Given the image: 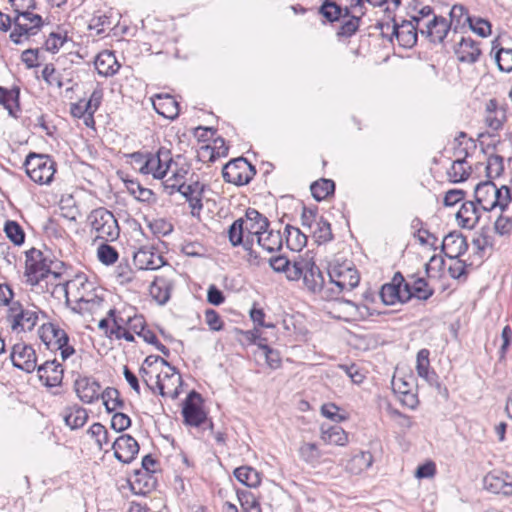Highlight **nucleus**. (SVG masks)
I'll use <instances>...</instances> for the list:
<instances>
[{
	"instance_id": "nucleus-61",
	"label": "nucleus",
	"mask_w": 512,
	"mask_h": 512,
	"mask_svg": "<svg viewBox=\"0 0 512 512\" xmlns=\"http://www.w3.org/2000/svg\"><path fill=\"white\" fill-rule=\"evenodd\" d=\"M337 31L339 37L349 38L356 33L359 28L360 18L357 16H348Z\"/></svg>"
},
{
	"instance_id": "nucleus-42",
	"label": "nucleus",
	"mask_w": 512,
	"mask_h": 512,
	"mask_svg": "<svg viewBox=\"0 0 512 512\" xmlns=\"http://www.w3.org/2000/svg\"><path fill=\"white\" fill-rule=\"evenodd\" d=\"M285 232L287 246L292 251H300L307 244V235L303 233L299 228L292 225H286Z\"/></svg>"
},
{
	"instance_id": "nucleus-59",
	"label": "nucleus",
	"mask_w": 512,
	"mask_h": 512,
	"mask_svg": "<svg viewBox=\"0 0 512 512\" xmlns=\"http://www.w3.org/2000/svg\"><path fill=\"white\" fill-rule=\"evenodd\" d=\"M466 20L469 23L470 29L479 36L487 37L491 34V24L489 21L483 18H471L470 16H467Z\"/></svg>"
},
{
	"instance_id": "nucleus-51",
	"label": "nucleus",
	"mask_w": 512,
	"mask_h": 512,
	"mask_svg": "<svg viewBox=\"0 0 512 512\" xmlns=\"http://www.w3.org/2000/svg\"><path fill=\"white\" fill-rule=\"evenodd\" d=\"M494 230L500 236H508L512 232V216L508 211H500L494 222Z\"/></svg>"
},
{
	"instance_id": "nucleus-23",
	"label": "nucleus",
	"mask_w": 512,
	"mask_h": 512,
	"mask_svg": "<svg viewBox=\"0 0 512 512\" xmlns=\"http://www.w3.org/2000/svg\"><path fill=\"white\" fill-rule=\"evenodd\" d=\"M302 279L304 286L310 292L318 293L324 290V276L311 257H307L306 269L303 270Z\"/></svg>"
},
{
	"instance_id": "nucleus-17",
	"label": "nucleus",
	"mask_w": 512,
	"mask_h": 512,
	"mask_svg": "<svg viewBox=\"0 0 512 512\" xmlns=\"http://www.w3.org/2000/svg\"><path fill=\"white\" fill-rule=\"evenodd\" d=\"M483 487L494 494L512 496V476L503 471H491L483 478Z\"/></svg>"
},
{
	"instance_id": "nucleus-27",
	"label": "nucleus",
	"mask_w": 512,
	"mask_h": 512,
	"mask_svg": "<svg viewBox=\"0 0 512 512\" xmlns=\"http://www.w3.org/2000/svg\"><path fill=\"white\" fill-rule=\"evenodd\" d=\"M242 218L244 221L245 230L250 239L252 238L254 240V238L257 237L261 231L269 228L268 219L255 209H247L245 217Z\"/></svg>"
},
{
	"instance_id": "nucleus-56",
	"label": "nucleus",
	"mask_w": 512,
	"mask_h": 512,
	"mask_svg": "<svg viewBox=\"0 0 512 512\" xmlns=\"http://www.w3.org/2000/svg\"><path fill=\"white\" fill-rule=\"evenodd\" d=\"M503 171V157L499 155L489 156L486 165V175L489 178V180L499 177Z\"/></svg>"
},
{
	"instance_id": "nucleus-15",
	"label": "nucleus",
	"mask_w": 512,
	"mask_h": 512,
	"mask_svg": "<svg viewBox=\"0 0 512 512\" xmlns=\"http://www.w3.org/2000/svg\"><path fill=\"white\" fill-rule=\"evenodd\" d=\"M10 358L14 367L27 373L33 372L37 365L35 350L24 343H17L13 346Z\"/></svg>"
},
{
	"instance_id": "nucleus-63",
	"label": "nucleus",
	"mask_w": 512,
	"mask_h": 512,
	"mask_svg": "<svg viewBox=\"0 0 512 512\" xmlns=\"http://www.w3.org/2000/svg\"><path fill=\"white\" fill-rule=\"evenodd\" d=\"M42 78L48 85H56L58 88L63 86L60 74L56 71L53 64H46L42 70Z\"/></svg>"
},
{
	"instance_id": "nucleus-16",
	"label": "nucleus",
	"mask_w": 512,
	"mask_h": 512,
	"mask_svg": "<svg viewBox=\"0 0 512 512\" xmlns=\"http://www.w3.org/2000/svg\"><path fill=\"white\" fill-rule=\"evenodd\" d=\"M135 266L140 270H157L164 264V258L153 246H141L133 255Z\"/></svg>"
},
{
	"instance_id": "nucleus-19",
	"label": "nucleus",
	"mask_w": 512,
	"mask_h": 512,
	"mask_svg": "<svg viewBox=\"0 0 512 512\" xmlns=\"http://www.w3.org/2000/svg\"><path fill=\"white\" fill-rule=\"evenodd\" d=\"M111 448L114 450V456L122 463H130L139 452L138 442L130 435L123 434L116 438Z\"/></svg>"
},
{
	"instance_id": "nucleus-58",
	"label": "nucleus",
	"mask_w": 512,
	"mask_h": 512,
	"mask_svg": "<svg viewBox=\"0 0 512 512\" xmlns=\"http://www.w3.org/2000/svg\"><path fill=\"white\" fill-rule=\"evenodd\" d=\"M214 144L215 147L205 146L202 148L203 153L209 154V161L211 162L228 154V147L225 145L223 138L215 139Z\"/></svg>"
},
{
	"instance_id": "nucleus-2",
	"label": "nucleus",
	"mask_w": 512,
	"mask_h": 512,
	"mask_svg": "<svg viewBox=\"0 0 512 512\" xmlns=\"http://www.w3.org/2000/svg\"><path fill=\"white\" fill-rule=\"evenodd\" d=\"M476 203L484 211H508L512 202V194L509 187L502 185L497 187L491 180L480 182L474 189Z\"/></svg>"
},
{
	"instance_id": "nucleus-3",
	"label": "nucleus",
	"mask_w": 512,
	"mask_h": 512,
	"mask_svg": "<svg viewBox=\"0 0 512 512\" xmlns=\"http://www.w3.org/2000/svg\"><path fill=\"white\" fill-rule=\"evenodd\" d=\"M66 301L77 303L80 309L93 310L99 307L103 299L96 293L93 282H90L84 274L76 275L64 285Z\"/></svg>"
},
{
	"instance_id": "nucleus-53",
	"label": "nucleus",
	"mask_w": 512,
	"mask_h": 512,
	"mask_svg": "<svg viewBox=\"0 0 512 512\" xmlns=\"http://www.w3.org/2000/svg\"><path fill=\"white\" fill-rule=\"evenodd\" d=\"M108 316L112 319L113 326L109 330V337H112V334L114 332L126 329L129 324L130 316L129 314H126L125 312H116V310L111 309L108 312Z\"/></svg>"
},
{
	"instance_id": "nucleus-48",
	"label": "nucleus",
	"mask_w": 512,
	"mask_h": 512,
	"mask_svg": "<svg viewBox=\"0 0 512 512\" xmlns=\"http://www.w3.org/2000/svg\"><path fill=\"white\" fill-rule=\"evenodd\" d=\"M189 172L188 167H181L172 171V175L164 181V187L169 194L178 191V185H186V176Z\"/></svg>"
},
{
	"instance_id": "nucleus-7",
	"label": "nucleus",
	"mask_w": 512,
	"mask_h": 512,
	"mask_svg": "<svg viewBox=\"0 0 512 512\" xmlns=\"http://www.w3.org/2000/svg\"><path fill=\"white\" fill-rule=\"evenodd\" d=\"M392 22V25H390V23L379 24L382 35H385V31L391 30L389 41L392 42L395 37L401 47H414L417 43V33L420 28L411 20H403L401 23H397L396 20L392 18Z\"/></svg>"
},
{
	"instance_id": "nucleus-10",
	"label": "nucleus",
	"mask_w": 512,
	"mask_h": 512,
	"mask_svg": "<svg viewBox=\"0 0 512 512\" xmlns=\"http://www.w3.org/2000/svg\"><path fill=\"white\" fill-rule=\"evenodd\" d=\"M8 321L11 323L13 331H31L38 322V311L35 309H25L19 301H15L9 306Z\"/></svg>"
},
{
	"instance_id": "nucleus-24",
	"label": "nucleus",
	"mask_w": 512,
	"mask_h": 512,
	"mask_svg": "<svg viewBox=\"0 0 512 512\" xmlns=\"http://www.w3.org/2000/svg\"><path fill=\"white\" fill-rule=\"evenodd\" d=\"M468 249L466 238L458 232L447 234L441 244V250L446 257L456 259L465 254Z\"/></svg>"
},
{
	"instance_id": "nucleus-31",
	"label": "nucleus",
	"mask_w": 512,
	"mask_h": 512,
	"mask_svg": "<svg viewBox=\"0 0 512 512\" xmlns=\"http://www.w3.org/2000/svg\"><path fill=\"white\" fill-rule=\"evenodd\" d=\"M19 98L20 88L18 86L14 85L9 89L0 86V105L14 118H17L21 111Z\"/></svg>"
},
{
	"instance_id": "nucleus-30",
	"label": "nucleus",
	"mask_w": 512,
	"mask_h": 512,
	"mask_svg": "<svg viewBox=\"0 0 512 512\" xmlns=\"http://www.w3.org/2000/svg\"><path fill=\"white\" fill-rule=\"evenodd\" d=\"M481 217L477 203L473 201L464 202L456 214L458 224L462 228L473 229Z\"/></svg>"
},
{
	"instance_id": "nucleus-39",
	"label": "nucleus",
	"mask_w": 512,
	"mask_h": 512,
	"mask_svg": "<svg viewBox=\"0 0 512 512\" xmlns=\"http://www.w3.org/2000/svg\"><path fill=\"white\" fill-rule=\"evenodd\" d=\"M321 439L326 444H334V445H338V446H344L348 442V435L343 430V428H341L338 425H334V426H330L327 429H324V427H322Z\"/></svg>"
},
{
	"instance_id": "nucleus-47",
	"label": "nucleus",
	"mask_w": 512,
	"mask_h": 512,
	"mask_svg": "<svg viewBox=\"0 0 512 512\" xmlns=\"http://www.w3.org/2000/svg\"><path fill=\"white\" fill-rule=\"evenodd\" d=\"M126 188L128 192L133 195L138 201L151 202L154 198V193L151 189L143 187L138 181L126 180Z\"/></svg>"
},
{
	"instance_id": "nucleus-11",
	"label": "nucleus",
	"mask_w": 512,
	"mask_h": 512,
	"mask_svg": "<svg viewBox=\"0 0 512 512\" xmlns=\"http://www.w3.org/2000/svg\"><path fill=\"white\" fill-rule=\"evenodd\" d=\"M408 285L401 274L396 272L390 283L384 284L380 291V297L385 305H394L397 302L406 303L411 300L408 293Z\"/></svg>"
},
{
	"instance_id": "nucleus-25",
	"label": "nucleus",
	"mask_w": 512,
	"mask_h": 512,
	"mask_svg": "<svg viewBox=\"0 0 512 512\" xmlns=\"http://www.w3.org/2000/svg\"><path fill=\"white\" fill-rule=\"evenodd\" d=\"M228 238L233 247L242 245L243 248L248 252V254L250 256H253V239L249 238V235L245 230L243 218L235 220L230 225L228 229Z\"/></svg>"
},
{
	"instance_id": "nucleus-13",
	"label": "nucleus",
	"mask_w": 512,
	"mask_h": 512,
	"mask_svg": "<svg viewBox=\"0 0 512 512\" xmlns=\"http://www.w3.org/2000/svg\"><path fill=\"white\" fill-rule=\"evenodd\" d=\"M173 163L171 152L168 149L160 148L157 153H149L145 162L144 174H152L156 179L164 178L171 169Z\"/></svg>"
},
{
	"instance_id": "nucleus-43",
	"label": "nucleus",
	"mask_w": 512,
	"mask_h": 512,
	"mask_svg": "<svg viewBox=\"0 0 512 512\" xmlns=\"http://www.w3.org/2000/svg\"><path fill=\"white\" fill-rule=\"evenodd\" d=\"M309 233L312 234V237L318 245L327 243L333 239L331 225L323 217L319 218L314 228L309 230Z\"/></svg>"
},
{
	"instance_id": "nucleus-8",
	"label": "nucleus",
	"mask_w": 512,
	"mask_h": 512,
	"mask_svg": "<svg viewBox=\"0 0 512 512\" xmlns=\"http://www.w3.org/2000/svg\"><path fill=\"white\" fill-rule=\"evenodd\" d=\"M51 261L44 255L41 250L32 248L26 252L25 276L27 283L32 286L39 284L51 272Z\"/></svg>"
},
{
	"instance_id": "nucleus-18",
	"label": "nucleus",
	"mask_w": 512,
	"mask_h": 512,
	"mask_svg": "<svg viewBox=\"0 0 512 512\" xmlns=\"http://www.w3.org/2000/svg\"><path fill=\"white\" fill-rule=\"evenodd\" d=\"M189 203L191 215L199 217L203 209L202 198L204 192V184L198 180L191 181L186 185H178V191Z\"/></svg>"
},
{
	"instance_id": "nucleus-9",
	"label": "nucleus",
	"mask_w": 512,
	"mask_h": 512,
	"mask_svg": "<svg viewBox=\"0 0 512 512\" xmlns=\"http://www.w3.org/2000/svg\"><path fill=\"white\" fill-rule=\"evenodd\" d=\"M255 174L256 168L243 157L229 161L222 169L224 181L237 186L248 184Z\"/></svg>"
},
{
	"instance_id": "nucleus-28",
	"label": "nucleus",
	"mask_w": 512,
	"mask_h": 512,
	"mask_svg": "<svg viewBox=\"0 0 512 512\" xmlns=\"http://www.w3.org/2000/svg\"><path fill=\"white\" fill-rule=\"evenodd\" d=\"M458 155L459 157L452 162L451 167L447 170L448 179L453 183L465 181L471 173V165L465 159L467 152L464 149H459Z\"/></svg>"
},
{
	"instance_id": "nucleus-62",
	"label": "nucleus",
	"mask_w": 512,
	"mask_h": 512,
	"mask_svg": "<svg viewBox=\"0 0 512 512\" xmlns=\"http://www.w3.org/2000/svg\"><path fill=\"white\" fill-rule=\"evenodd\" d=\"M320 217L317 207L308 208L304 206L301 213V224L309 231L311 228H314Z\"/></svg>"
},
{
	"instance_id": "nucleus-4",
	"label": "nucleus",
	"mask_w": 512,
	"mask_h": 512,
	"mask_svg": "<svg viewBox=\"0 0 512 512\" xmlns=\"http://www.w3.org/2000/svg\"><path fill=\"white\" fill-rule=\"evenodd\" d=\"M87 221L91 234L95 236L94 240L113 242L120 236L117 219L111 211L104 207L92 210L87 217Z\"/></svg>"
},
{
	"instance_id": "nucleus-38",
	"label": "nucleus",
	"mask_w": 512,
	"mask_h": 512,
	"mask_svg": "<svg viewBox=\"0 0 512 512\" xmlns=\"http://www.w3.org/2000/svg\"><path fill=\"white\" fill-rule=\"evenodd\" d=\"M235 478L249 488H256L261 483L260 474L249 466H241L234 470Z\"/></svg>"
},
{
	"instance_id": "nucleus-29",
	"label": "nucleus",
	"mask_w": 512,
	"mask_h": 512,
	"mask_svg": "<svg viewBox=\"0 0 512 512\" xmlns=\"http://www.w3.org/2000/svg\"><path fill=\"white\" fill-rule=\"evenodd\" d=\"M94 65L98 74L104 77L115 75L121 67L114 52L108 50H104L96 56Z\"/></svg>"
},
{
	"instance_id": "nucleus-44",
	"label": "nucleus",
	"mask_w": 512,
	"mask_h": 512,
	"mask_svg": "<svg viewBox=\"0 0 512 512\" xmlns=\"http://www.w3.org/2000/svg\"><path fill=\"white\" fill-rule=\"evenodd\" d=\"M311 194L316 201H322L335 191V183L331 179L322 178L310 186Z\"/></svg>"
},
{
	"instance_id": "nucleus-64",
	"label": "nucleus",
	"mask_w": 512,
	"mask_h": 512,
	"mask_svg": "<svg viewBox=\"0 0 512 512\" xmlns=\"http://www.w3.org/2000/svg\"><path fill=\"white\" fill-rule=\"evenodd\" d=\"M260 349L263 351L267 365L272 369H277L281 366V356L277 350L272 349L267 344H260Z\"/></svg>"
},
{
	"instance_id": "nucleus-49",
	"label": "nucleus",
	"mask_w": 512,
	"mask_h": 512,
	"mask_svg": "<svg viewBox=\"0 0 512 512\" xmlns=\"http://www.w3.org/2000/svg\"><path fill=\"white\" fill-rule=\"evenodd\" d=\"M4 232L7 238L17 246L22 245L25 241L24 230L16 221L7 220L4 225Z\"/></svg>"
},
{
	"instance_id": "nucleus-37",
	"label": "nucleus",
	"mask_w": 512,
	"mask_h": 512,
	"mask_svg": "<svg viewBox=\"0 0 512 512\" xmlns=\"http://www.w3.org/2000/svg\"><path fill=\"white\" fill-rule=\"evenodd\" d=\"M319 13L330 22L338 21L342 16L348 17L350 9H344L332 0H324L319 8Z\"/></svg>"
},
{
	"instance_id": "nucleus-54",
	"label": "nucleus",
	"mask_w": 512,
	"mask_h": 512,
	"mask_svg": "<svg viewBox=\"0 0 512 512\" xmlns=\"http://www.w3.org/2000/svg\"><path fill=\"white\" fill-rule=\"evenodd\" d=\"M67 33L66 32H51L48 38L45 40L44 46L48 52L57 53L60 48L67 41Z\"/></svg>"
},
{
	"instance_id": "nucleus-1",
	"label": "nucleus",
	"mask_w": 512,
	"mask_h": 512,
	"mask_svg": "<svg viewBox=\"0 0 512 512\" xmlns=\"http://www.w3.org/2000/svg\"><path fill=\"white\" fill-rule=\"evenodd\" d=\"M9 2L16 14L10 39L15 44H22L40 31L44 21L40 15L31 12V9L35 8V0H9Z\"/></svg>"
},
{
	"instance_id": "nucleus-33",
	"label": "nucleus",
	"mask_w": 512,
	"mask_h": 512,
	"mask_svg": "<svg viewBox=\"0 0 512 512\" xmlns=\"http://www.w3.org/2000/svg\"><path fill=\"white\" fill-rule=\"evenodd\" d=\"M406 284L408 285L407 290L411 294V299L417 298L418 300L426 301L434 294V289L423 277L412 275L410 280L406 281Z\"/></svg>"
},
{
	"instance_id": "nucleus-35",
	"label": "nucleus",
	"mask_w": 512,
	"mask_h": 512,
	"mask_svg": "<svg viewBox=\"0 0 512 512\" xmlns=\"http://www.w3.org/2000/svg\"><path fill=\"white\" fill-rule=\"evenodd\" d=\"M156 477L149 472L136 471L135 478L130 482L131 490L137 495H146L156 488Z\"/></svg>"
},
{
	"instance_id": "nucleus-60",
	"label": "nucleus",
	"mask_w": 512,
	"mask_h": 512,
	"mask_svg": "<svg viewBox=\"0 0 512 512\" xmlns=\"http://www.w3.org/2000/svg\"><path fill=\"white\" fill-rule=\"evenodd\" d=\"M495 60L501 71H512V49L500 48L495 54Z\"/></svg>"
},
{
	"instance_id": "nucleus-36",
	"label": "nucleus",
	"mask_w": 512,
	"mask_h": 512,
	"mask_svg": "<svg viewBox=\"0 0 512 512\" xmlns=\"http://www.w3.org/2000/svg\"><path fill=\"white\" fill-rule=\"evenodd\" d=\"M373 463V456L368 451H360L353 455L345 466L347 472L359 475L367 470Z\"/></svg>"
},
{
	"instance_id": "nucleus-22",
	"label": "nucleus",
	"mask_w": 512,
	"mask_h": 512,
	"mask_svg": "<svg viewBox=\"0 0 512 512\" xmlns=\"http://www.w3.org/2000/svg\"><path fill=\"white\" fill-rule=\"evenodd\" d=\"M40 381L47 387H56L62 383L63 368L54 360H47L37 369Z\"/></svg>"
},
{
	"instance_id": "nucleus-6",
	"label": "nucleus",
	"mask_w": 512,
	"mask_h": 512,
	"mask_svg": "<svg viewBox=\"0 0 512 512\" xmlns=\"http://www.w3.org/2000/svg\"><path fill=\"white\" fill-rule=\"evenodd\" d=\"M26 174L38 184H49L56 172V163L45 154L30 153L24 162Z\"/></svg>"
},
{
	"instance_id": "nucleus-45",
	"label": "nucleus",
	"mask_w": 512,
	"mask_h": 512,
	"mask_svg": "<svg viewBox=\"0 0 512 512\" xmlns=\"http://www.w3.org/2000/svg\"><path fill=\"white\" fill-rule=\"evenodd\" d=\"M101 399L108 413H112L116 409L124 408V401L120 397V393L116 388L107 387L102 391Z\"/></svg>"
},
{
	"instance_id": "nucleus-26",
	"label": "nucleus",
	"mask_w": 512,
	"mask_h": 512,
	"mask_svg": "<svg viewBox=\"0 0 512 512\" xmlns=\"http://www.w3.org/2000/svg\"><path fill=\"white\" fill-rule=\"evenodd\" d=\"M454 51L460 62L468 64L475 63L481 55L478 43L471 37L462 36Z\"/></svg>"
},
{
	"instance_id": "nucleus-46",
	"label": "nucleus",
	"mask_w": 512,
	"mask_h": 512,
	"mask_svg": "<svg viewBox=\"0 0 512 512\" xmlns=\"http://www.w3.org/2000/svg\"><path fill=\"white\" fill-rule=\"evenodd\" d=\"M47 334H51L52 342L57 346L59 343L66 344V342H69V337L67 333L59 328L58 326L49 323L47 325H43L40 329V338L45 343L47 342Z\"/></svg>"
},
{
	"instance_id": "nucleus-12",
	"label": "nucleus",
	"mask_w": 512,
	"mask_h": 512,
	"mask_svg": "<svg viewBox=\"0 0 512 512\" xmlns=\"http://www.w3.org/2000/svg\"><path fill=\"white\" fill-rule=\"evenodd\" d=\"M202 397L196 391H191L182 408V415L187 425L200 427L206 420L207 416L201 407Z\"/></svg>"
},
{
	"instance_id": "nucleus-55",
	"label": "nucleus",
	"mask_w": 512,
	"mask_h": 512,
	"mask_svg": "<svg viewBox=\"0 0 512 512\" xmlns=\"http://www.w3.org/2000/svg\"><path fill=\"white\" fill-rule=\"evenodd\" d=\"M97 256L101 263L105 265H112L117 261L119 255L114 247L107 244V242H104L99 245L97 249Z\"/></svg>"
},
{
	"instance_id": "nucleus-14",
	"label": "nucleus",
	"mask_w": 512,
	"mask_h": 512,
	"mask_svg": "<svg viewBox=\"0 0 512 512\" xmlns=\"http://www.w3.org/2000/svg\"><path fill=\"white\" fill-rule=\"evenodd\" d=\"M74 391L81 402L92 404L101 398V385L91 376H79L74 381Z\"/></svg>"
},
{
	"instance_id": "nucleus-34",
	"label": "nucleus",
	"mask_w": 512,
	"mask_h": 512,
	"mask_svg": "<svg viewBox=\"0 0 512 512\" xmlns=\"http://www.w3.org/2000/svg\"><path fill=\"white\" fill-rule=\"evenodd\" d=\"M256 240L258 245L269 253L279 251L283 245L280 231L269 230V228L261 231Z\"/></svg>"
},
{
	"instance_id": "nucleus-57",
	"label": "nucleus",
	"mask_w": 512,
	"mask_h": 512,
	"mask_svg": "<svg viewBox=\"0 0 512 512\" xmlns=\"http://www.w3.org/2000/svg\"><path fill=\"white\" fill-rule=\"evenodd\" d=\"M307 257H298L292 264L289 263L287 269H285L286 277L290 281H297L302 278L303 270L306 269Z\"/></svg>"
},
{
	"instance_id": "nucleus-32",
	"label": "nucleus",
	"mask_w": 512,
	"mask_h": 512,
	"mask_svg": "<svg viewBox=\"0 0 512 512\" xmlns=\"http://www.w3.org/2000/svg\"><path fill=\"white\" fill-rule=\"evenodd\" d=\"M65 424L72 430L83 427L88 420V412L78 404L67 406L63 411Z\"/></svg>"
},
{
	"instance_id": "nucleus-40",
	"label": "nucleus",
	"mask_w": 512,
	"mask_h": 512,
	"mask_svg": "<svg viewBox=\"0 0 512 512\" xmlns=\"http://www.w3.org/2000/svg\"><path fill=\"white\" fill-rule=\"evenodd\" d=\"M505 119V114L503 111L497 110V102L492 99L488 102L486 107V116L485 123L486 125L494 131H497L502 128L503 122Z\"/></svg>"
},
{
	"instance_id": "nucleus-52",
	"label": "nucleus",
	"mask_w": 512,
	"mask_h": 512,
	"mask_svg": "<svg viewBox=\"0 0 512 512\" xmlns=\"http://www.w3.org/2000/svg\"><path fill=\"white\" fill-rule=\"evenodd\" d=\"M300 457L308 464L314 465L321 457L320 450L314 443H304L299 449Z\"/></svg>"
},
{
	"instance_id": "nucleus-20",
	"label": "nucleus",
	"mask_w": 512,
	"mask_h": 512,
	"mask_svg": "<svg viewBox=\"0 0 512 512\" xmlns=\"http://www.w3.org/2000/svg\"><path fill=\"white\" fill-rule=\"evenodd\" d=\"M424 26L425 28L419 29L420 33L425 35L430 42L435 44L443 42L451 27L446 18L436 15H433V18Z\"/></svg>"
},
{
	"instance_id": "nucleus-50",
	"label": "nucleus",
	"mask_w": 512,
	"mask_h": 512,
	"mask_svg": "<svg viewBox=\"0 0 512 512\" xmlns=\"http://www.w3.org/2000/svg\"><path fill=\"white\" fill-rule=\"evenodd\" d=\"M88 434L95 439V442L100 450L109 443V433L104 425L101 423H93L88 429Z\"/></svg>"
},
{
	"instance_id": "nucleus-41",
	"label": "nucleus",
	"mask_w": 512,
	"mask_h": 512,
	"mask_svg": "<svg viewBox=\"0 0 512 512\" xmlns=\"http://www.w3.org/2000/svg\"><path fill=\"white\" fill-rule=\"evenodd\" d=\"M149 292L158 304L163 305L170 299L171 287L164 278H157L150 285Z\"/></svg>"
},
{
	"instance_id": "nucleus-21",
	"label": "nucleus",
	"mask_w": 512,
	"mask_h": 512,
	"mask_svg": "<svg viewBox=\"0 0 512 512\" xmlns=\"http://www.w3.org/2000/svg\"><path fill=\"white\" fill-rule=\"evenodd\" d=\"M152 105L155 111L164 118L174 120L178 117L180 108L176 99L168 93H160L152 98Z\"/></svg>"
},
{
	"instance_id": "nucleus-5",
	"label": "nucleus",
	"mask_w": 512,
	"mask_h": 512,
	"mask_svg": "<svg viewBox=\"0 0 512 512\" xmlns=\"http://www.w3.org/2000/svg\"><path fill=\"white\" fill-rule=\"evenodd\" d=\"M329 284L332 294L350 292L359 285L360 275L351 262L334 263L328 269Z\"/></svg>"
}]
</instances>
